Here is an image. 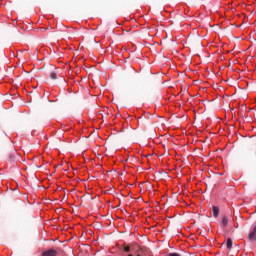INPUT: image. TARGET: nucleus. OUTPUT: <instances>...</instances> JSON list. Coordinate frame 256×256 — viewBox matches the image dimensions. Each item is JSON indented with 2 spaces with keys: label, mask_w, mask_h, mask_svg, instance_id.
<instances>
[{
  "label": "nucleus",
  "mask_w": 256,
  "mask_h": 256,
  "mask_svg": "<svg viewBox=\"0 0 256 256\" xmlns=\"http://www.w3.org/2000/svg\"><path fill=\"white\" fill-rule=\"evenodd\" d=\"M42 256H57V251L55 249H49L44 251Z\"/></svg>",
  "instance_id": "1"
},
{
  "label": "nucleus",
  "mask_w": 256,
  "mask_h": 256,
  "mask_svg": "<svg viewBox=\"0 0 256 256\" xmlns=\"http://www.w3.org/2000/svg\"><path fill=\"white\" fill-rule=\"evenodd\" d=\"M249 241H256V226L253 228L251 233L248 234Z\"/></svg>",
  "instance_id": "2"
},
{
  "label": "nucleus",
  "mask_w": 256,
  "mask_h": 256,
  "mask_svg": "<svg viewBox=\"0 0 256 256\" xmlns=\"http://www.w3.org/2000/svg\"><path fill=\"white\" fill-rule=\"evenodd\" d=\"M134 251L136 256H141V253H147V248L138 246V249H135Z\"/></svg>",
  "instance_id": "3"
},
{
  "label": "nucleus",
  "mask_w": 256,
  "mask_h": 256,
  "mask_svg": "<svg viewBox=\"0 0 256 256\" xmlns=\"http://www.w3.org/2000/svg\"><path fill=\"white\" fill-rule=\"evenodd\" d=\"M212 211H213V217H219V207L213 206Z\"/></svg>",
  "instance_id": "4"
},
{
  "label": "nucleus",
  "mask_w": 256,
  "mask_h": 256,
  "mask_svg": "<svg viewBox=\"0 0 256 256\" xmlns=\"http://www.w3.org/2000/svg\"><path fill=\"white\" fill-rule=\"evenodd\" d=\"M229 225V219L227 216L222 217V227H227Z\"/></svg>",
  "instance_id": "5"
},
{
  "label": "nucleus",
  "mask_w": 256,
  "mask_h": 256,
  "mask_svg": "<svg viewBox=\"0 0 256 256\" xmlns=\"http://www.w3.org/2000/svg\"><path fill=\"white\" fill-rule=\"evenodd\" d=\"M123 249L125 253H130V251H135V247L133 246H124Z\"/></svg>",
  "instance_id": "6"
},
{
  "label": "nucleus",
  "mask_w": 256,
  "mask_h": 256,
  "mask_svg": "<svg viewBox=\"0 0 256 256\" xmlns=\"http://www.w3.org/2000/svg\"><path fill=\"white\" fill-rule=\"evenodd\" d=\"M226 247H227V249H232V247H233V240H231V238L227 239Z\"/></svg>",
  "instance_id": "7"
},
{
  "label": "nucleus",
  "mask_w": 256,
  "mask_h": 256,
  "mask_svg": "<svg viewBox=\"0 0 256 256\" xmlns=\"http://www.w3.org/2000/svg\"><path fill=\"white\" fill-rule=\"evenodd\" d=\"M49 77H50V79L55 80V79H57V73L51 72Z\"/></svg>",
  "instance_id": "8"
},
{
  "label": "nucleus",
  "mask_w": 256,
  "mask_h": 256,
  "mask_svg": "<svg viewBox=\"0 0 256 256\" xmlns=\"http://www.w3.org/2000/svg\"><path fill=\"white\" fill-rule=\"evenodd\" d=\"M168 256H183V254L178 252H172V253H169Z\"/></svg>",
  "instance_id": "9"
},
{
  "label": "nucleus",
  "mask_w": 256,
  "mask_h": 256,
  "mask_svg": "<svg viewBox=\"0 0 256 256\" xmlns=\"http://www.w3.org/2000/svg\"><path fill=\"white\" fill-rule=\"evenodd\" d=\"M47 31V28H40L41 33H45Z\"/></svg>",
  "instance_id": "10"
},
{
  "label": "nucleus",
  "mask_w": 256,
  "mask_h": 256,
  "mask_svg": "<svg viewBox=\"0 0 256 256\" xmlns=\"http://www.w3.org/2000/svg\"><path fill=\"white\" fill-rule=\"evenodd\" d=\"M10 159H13V155H10Z\"/></svg>",
  "instance_id": "11"
},
{
  "label": "nucleus",
  "mask_w": 256,
  "mask_h": 256,
  "mask_svg": "<svg viewBox=\"0 0 256 256\" xmlns=\"http://www.w3.org/2000/svg\"><path fill=\"white\" fill-rule=\"evenodd\" d=\"M128 256H133V254H128Z\"/></svg>",
  "instance_id": "12"
}]
</instances>
